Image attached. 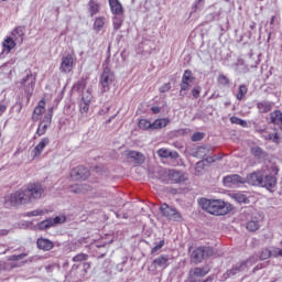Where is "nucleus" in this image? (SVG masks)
<instances>
[{"label": "nucleus", "mask_w": 282, "mask_h": 282, "mask_svg": "<svg viewBox=\"0 0 282 282\" xmlns=\"http://www.w3.org/2000/svg\"><path fill=\"white\" fill-rule=\"evenodd\" d=\"M43 197H45V187L40 182H33L12 193L8 202L11 206H22L39 202Z\"/></svg>", "instance_id": "obj_1"}, {"label": "nucleus", "mask_w": 282, "mask_h": 282, "mask_svg": "<svg viewBox=\"0 0 282 282\" xmlns=\"http://www.w3.org/2000/svg\"><path fill=\"white\" fill-rule=\"evenodd\" d=\"M198 204L203 210L209 213V215H228L232 210V205L221 200V199H207L200 198Z\"/></svg>", "instance_id": "obj_2"}, {"label": "nucleus", "mask_w": 282, "mask_h": 282, "mask_svg": "<svg viewBox=\"0 0 282 282\" xmlns=\"http://www.w3.org/2000/svg\"><path fill=\"white\" fill-rule=\"evenodd\" d=\"M276 175H279V166L276 163L268 164L267 172L262 173L260 186H262V188H267V191H270V188H275Z\"/></svg>", "instance_id": "obj_3"}, {"label": "nucleus", "mask_w": 282, "mask_h": 282, "mask_svg": "<svg viewBox=\"0 0 282 282\" xmlns=\"http://www.w3.org/2000/svg\"><path fill=\"white\" fill-rule=\"evenodd\" d=\"M159 175H161V182L165 184H184L188 177H186V173L180 170H160Z\"/></svg>", "instance_id": "obj_4"}, {"label": "nucleus", "mask_w": 282, "mask_h": 282, "mask_svg": "<svg viewBox=\"0 0 282 282\" xmlns=\"http://www.w3.org/2000/svg\"><path fill=\"white\" fill-rule=\"evenodd\" d=\"M21 89L26 94L28 98H31L32 94H34V87H36V73H32V70H25L22 78L18 82Z\"/></svg>", "instance_id": "obj_5"}, {"label": "nucleus", "mask_w": 282, "mask_h": 282, "mask_svg": "<svg viewBox=\"0 0 282 282\" xmlns=\"http://www.w3.org/2000/svg\"><path fill=\"white\" fill-rule=\"evenodd\" d=\"M257 261V257L251 256L247 260L241 261L240 263L234 265L231 269L227 270V272L224 274V278L230 279L231 276L239 274V272H246V270H248V268H252Z\"/></svg>", "instance_id": "obj_6"}, {"label": "nucleus", "mask_w": 282, "mask_h": 282, "mask_svg": "<svg viewBox=\"0 0 282 282\" xmlns=\"http://www.w3.org/2000/svg\"><path fill=\"white\" fill-rule=\"evenodd\" d=\"M215 254V250L212 247H198L196 248L192 254V262L197 265V263H202V261L208 257H213Z\"/></svg>", "instance_id": "obj_7"}, {"label": "nucleus", "mask_w": 282, "mask_h": 282, "mask_svg": "<svg viewBox=\"0 0 282 282\" xmlns=\"http://www.w3.org/2000/svg\"><path fill=\"white\" fill-rule=\"evenodd\" d=\"M113 80H116V75L111 72V68H109V66L104 67L99 80L102 94H106V91H109V89H111Z\"/></svg>", "instance_id": "obj_8"}, {"label": "nucleus", "mask_w": 282, "mask_h": 282, "mask_svg": "<svg viewBox=\"0 0 282 282\" xmlns=\"http://www.w3.org/2000/svg\"><path fill=\"white\" fill-rule=\"evenodd\" d=\"M160 212L162 213L163 217L170 219V221H183L184 218L182 217V213L176 208L169 206V204L164 203L160 207Z\"/></svg>", "instance_id": "obj_9"}, {"label": "nucleus", "mask_w": 282, "mask_h": 282, "mask_svg": "<svg viewBox=\"0 0 282 282\" xmlns=\"http://www.w3.org/2000/svg\"><path fill=\"white\" fill-rule=\"evenodd\" d=\"M67 221V216H56L55 218H47L37 224L40 230H50V228H54V226H58V224H65Z\"/></svg>", "instance_id": "obj_10"}, {"label": "nucleus", "mask_w": 282, "mask_h": 282, "mask_svg": "<svg viewBox=\"0 0 282 282\" xmlns=\"http://www.w3.org/2000/svg\"><path fill=\"white\" fill-rule=\"evenodd\" d=\"M224 185L227 186V188H237L238 186H242V184H246V177H242L238 174H230L223 178Z\"/></svg>", "instance_id": "obj_11"}, {"label": "nucleus", "mask_w": 282, "mask_h": 282, "mask_svg": "<svg viewBox=\"0 0 282 282\" xmlns=\"http://www.w3.org/2000/svg\"><path fill=\"white\" fill-rule=\"evenodd\" d=\"M210 272V267L204 265L202 268L196 267L189 270L188 279L191 282H197L198 279L206 276Z\"/></svg>", "instance_id": "obj_12"}, {"label": "nucleus", "mask_w": 282, "mask_h": 282, "mask_svg": "<svg viewBox=\"0 0 282 282\" xmlns=\"http://www.w3.org/2000/svg\"><path fill=\"white\" fill-rule=\"evenodd\" d=\"M72 69H74V55L67 54L66 56L62 57L59 70L63 74H69Z\"/></svg>", "instance_id": "obj_13"}, {"label": "nucleus", "mask_w": 282, "mask_h": 282, "mask_svg": "<svg viewBox=\"0 0 282 282\" xmlns=\"http://www.w3.org/2000/svg\"><path fill=\"white\" fill-rule=\"evenodd\" d=\"M70 177L73 180L85 181L89 177V170L83 165H79L70 171Z\"/></svg>", "instance_id": "obj_14"}, {"label": "nucleus", "mask_w": 282, "mask_h": 282, "mask_svg": "<svg viewBox=\"0 0 282 282\" xmlns=\"http://www.w3.org/2000/svg\"><path fill=\"white\" fill-rule=\"evenodd\" d=\"M36 247L39 250H43V252H50L54 248V241L47 239V238H37L36 240Z\"/></svg>", "instance_id": "obj_15"}, {"label": "nucleus", "mask_w": 282, "mask_h": 282, "mask_svg": "<svg viewBox=\"0 0 282 282\" xmlns=\"http://www.w3.org/2000/svg\"><path fill=\"white\" fill-rule=\"evenodd\" d=\"M50 144V138H42L39 144L32 150L31 154L33 158H41V153L45 151V147Z\"/></svg>", "instance_id": "obj_16"}, {"label": "nucleus", "mask_w": 282, "mask_h": 282, "mask_svg": "<svg viewBox=\"0 0 282 282\" xmlns=\"http://www.w3.org/2000/svg\"><path fill=\"white\" fill-rule=\"evenodd\" d=\"M11 37L14 42L19 45L23 44V40L25 39V28L24 26H17L11 32Z\"/></svg>", "instance_id": "obj_17"}, {"label": "nucleus", "mask_w": 282, "mask_h": 282, "mask_svg": "<svg viewBox=\"0 0 282 282\" xmlns=\"http://www.w3.org/2000/svg\"><path fill=\"white\" fill-rule=\"evenodd\" d=\"M262 176L263 172H252L245 178L246 184H250L251 186H261Z\"/></svg>", "instance_id": "obj_18"}, {"label": "nucleus", "mask_w": 282, "mask_h": 282, "mask_svg": "<svg viewBox=\"0 0 282 282\" xmlns=\"http://www.w3.org/2000/svg\"><path fill=\"white\" fill-rule=\"evenodd\" d=\"M108 3L113 15H124V8L120 0H108Z\"/></svg>", "instance_id": "obj_19"}, {"label": "nucleus", "mask_w": 282, "mask_h": 282, "mask_svg": "<svg viewBox=\"0 0 282 282\" xmlns=\"http://www.w3.org/2000/svg\"><path fill=\"white\" fill-rule=\"evenodd\" d=\"M87 94V97H83L79 102V111L82 116H87V113H89V107L91 105V94Z\"/></svg>", "instance_id": "obj_20"}, {"label": "nucleus", "mask_w": 282, "mask_h": 282, "mask_svg": "<svg viewBox=\"0 0 282 282\" xmlns=\"http://www.w3.org/2000/svg\"><path fill=\"white\" fill-rule=\"evenodd\" d=\"M213 150L208 145H202L196 148V150L192 153L193 158H198V160H203L207 155H210Z\"/></svg>", "instance_id": "obj_21"}, {"label": "nucleus", "mask_w": 282, "mask_h": 282, "mask_svg": "<svg viewBox=\"0 0 282 282\" xmlns=\"http://www.w3.org/2000/svg\"><path fill=\"white\" fill-rule=\"evenodd\" d=\"M17 44L18 43L14 41V39H12L11 36H7L2 42V52H4V54H10L12 50L17 47Z\"/></svg>", "instance_id": "obj_22"}, {"label": "nucleus", "mask_w": 282, "mask_h": 282, "mask_svg": "<svg viewBox=\"0 0 282 282\" xmlns=\"http://www.w3.org/2000/svg\"><path fill=\"white\" fill-rule=\"evenodd\" d=\"M128 158L130 160H133L134 164H144V161L147 160L144 154H142V152H138V151H129Z\"/></svg>", "instance_id": "obj_23"}, {"label": "nucleus", "mask_w": 282, "mask_h": 282, "mask_svg": "<svg viewBox=\"0 0 282 282\" xmlns=\"http://www.w3.org/2000/svg\"><path fill=\"white\" fill-rule=\"evenodd\" d=\"M169 259H170L169 256L162 254L159 258L153 260L152 265H154V268L166 269L169 268Z\"/></svg>", "instance_id": "obj_24"}, {"label": "nucleus", "mask_w": 282, "mask_h": 282, "mask_svg": "<svg viewBox=\"0 0 282 282\" xmlns=\"http://www.w3.org/2000/svg\"><path fill=\"white\" fill-rule=\"evenodd\" d=\"M257 109L260 113H268L272 111V102L270 101H259L257 104Z\"/></svg>", "instance_id": "obj_25"}, {"label": "nucleus", "mask_w": 282, "mask_h": 282, "mask_svg": "<svg viewBox=\"0 0 282 282\" xmlns=\"http://www.w3.org/2000/svg\"><path fill=\"white\" fill-rule=\"evenodd\" d=\"M171 122L169 118H163V119H156L152 122V131H155L158 129H164Z\"/></svg>", "instance_id": "obj_26"}, {"label": "nucleus", "mask_w": 282, "mask_h": 282, "mask_svg": "<svg viewBox=\"0 0 282 282\" xmlns=\"http://www.w3.org/2000/svg\"><path fill=\"white\" fill-rule=\"evenodd\" d=\"M88 12L90 17H96L100 12V4L96 0H89L88 2Z\"/></svg>", "instance_id": "obj_27"}, {"label": "nucleus", "mask_w": 282, "mask_h": 282, "mask_svg": "<svg viewBox=\"0 0 282 282\" xmlns=\"http://www.w3.org/2000/svg\"><path fill=\"white\" fill-rule=\"evenodd\" d=\"M270 122L271 124H282V111L275 110L271 112L270 115Z\"/></svg>", "instance_id": "obj_28"}, {"label": "nucleus", "mask_w": 282, "mask_h": 282, "mask_svg": "<svg viewBox=\"0 0 282 282\" xmlns=\"http://www.w3.org/2000/svg\"><path fill=\"white\" fill-rule=\"evenodd\" d=\"M122 23H124V15H113L112 18V26L113 32H118L122 28Z\"/></svg>", "instance_id": "obj_29"}, {"label": "nucleus", "mask_w": 282, "mask_h": 282, "mask_svg": "<svg viewBox=\"0 0 282 282\" xmlns=\"http://www.w3.org/2000/svg\"><path fill=\"white\" fill-rule=\"evenodd\" d=\"M247 94H248V86H246V84L240 85L238 87V93L236 95L237 100L239 101L243 100Z\"/></svg>", "instance_id": "obj_30"}, {"label": "nucleus", "mask_w": 282, "mask_h": 282, "mask_svg": "<svg viewBox=\"0 0 282 282\" xmlns=\"http://www.w3.org/2000/svg\"><path fill=\"white\" fill-rule=\"evenodd\" d=\"M229 120H230L231 124H238L239 127H242L243 129H246L248 127V121H246L237 116L230 117Z\"/></svg>", "instance_id": "obj_31"}, {"label": "nucleus", "mask_w": 282, "mask_h": 282, "mask_svg": "<svg viewBox=\"0 0 282 282\" xmlns=\"http://www.w3.org/2000/svg\"><path fill=\"white\" fill-rule=\"evenodd\" d=\"M217 83L220 87H230V78L224 74L218 75Z\"/></svg>", "instance_id": "obj_32"}, {"label": "nucleus", "mask_w": 282, "mask_h": 282, "mask_svg": "<svg viewBox=\"0 0 282 282\" xmlns=\"http://www.w3.org/2000/svg\"><path fill=\"white\" fill-rule=\"evenodd\" d=\"M139 129H143L144 131H153V123L147 119H141L139 121Z\"/></svg>", "instance_id": "obj_33"}, {"label": "nucleus", "mask_w": 282, "mask_h": 282, "mask_svg": "<svg viewBox=\"0 0 282 282\" xmlns=\"http://www.w3.org/2000/svg\"><path fill=\"white\" fill-rule=\"evenodd\" d=\"M102 28H105V17L96 18L94 22V30H96V32H100Z\"/></svg>", "instance_id": "obj_34"}, {"label": "nucleus", "mask_w": 282, "mask_h": 282, "mask_svg": "<svg viewBox=\"0 0 282 282\" xmlns=\"http://www.w3.org/2000/svg\"><path fill=\"white\" fill-rule=\"evenodd\" d=\"M54 116V109L51 108L47 112V115L43 118V120L40 122L42 124H46L48 127L52 126V117Z\"/></svg>", "instance_id": "obj_35"}, {"label": "nucleus", "mask_w": 282, "mask_h": 282, "mask_svg": "<svg viewBox=\"0 0 282 282\" xmlns=\"http://www.w3.org/2000/svg\"><path fill=\"white\" fill-rule=\"evenodd\" d=\"M47 129H50V126L40 122L35 135L39 138H41V135H45V133H47Z\"/></svg>", "instance_id": "obj_36"}, {"label": "nucleus", "mask_w": 282, "mask_h": 282, "mask_svg": "<svg viewBox=\"0 0 282 282\" xmlns=\"http://www.w3.org/2000/svg\"><path fill=\"white\" fill-rule=\"evenodd\" d=\"M188 87H191V82H186L184 79L181 80V90H180V96L182 98H184V96H186V93L184 91H188Z\"/></svg>", "instance_id": "obj_37"}, {"label": "nucleus", "mask_w": 282, "mask_h": 282, "mask_svg": "<svg viewBox=\"0 0 282 282\" xmlns=\"http://www.w3.org/2000/svg\"><path fill=\"white\" fill-rule=\"evenodd\" d=\"M264 140H271V142H274V144L281 143V138L279 137V132L269 133L267 137H264Z\"/></svg>", "instance_id": "obj_38"}, {"label": "nucleus", "mask_w": 282, "mask_h": 282, "mask_svg": "<svg viewBox=\"0 0 282 282\" xmlns=\"http://www.w3.org/2000/svg\"><path fill=\"white\" fill-rule=\"evenodd\" d=\"M247 230H249L250 232H256V230H259V221L258 220L248 221Z\"/></svg>", "instance_id": "obj_39"}, {"label": "nucleus", "mask_w": 282, "mask_h": 282, "mask_svg": "<svg viewBox=\"0 0 282 282\" xmlns=\"http://www.w3.org/2000/svg\"><path fill=\"white\" fill-rule=\"evenodd\" d=\"M182 80L193 83L195 80V77H193V72L191 69H186L182 76Z\"/></svg>", "instance_id": "obj_40"}, {"label": "nucleus", "mask_w": 282, "mask_h": 282, "mask_svg": "<svg viewBox=\"0 0 282 282\" xmlns=\"http://www.w3.org/2000/svg\"><path fill=\"white\" fill-rule=\"evenodd\" d=\"M251 153L254 158H263V155H265V152L260 147L251 148Z\"/></svg>", "instance_id": "obj_41"}, {"label": "nucleus", "mask_w": 282, "mask_h": 282, "mask_svg": "<svg viewBox=\"0 0 282 282\" xmlns=\"http://www.w3.org/2000/svg\"><path fill=\"white\" fill-rule=\"evenodd\" d=\"M25 257H28V253L13 254L7 257V261H21V259H25Z\"/></svg>", "instance_id": "obj_42"}, {"label": "nucleus", "mask_w": 282, "mask_h": 282, "mask_svg": "<svg viewBox=\"0 0 282 282\" xmlns=\"http://www.w3.org/2000/svg\"><path fill=\"white\" fill-rule=\"evenodd\" d=\"M270 257H272V251H270V249H262L260 252V260L265 261V259H270Z\"/></svg>", "instance_id": "obj_43"}, {"label": "nucleus", "mask_w": 282, "mask_h": 282, "mask_svg": "<svg viewBox=\"0 0 282 282\" xmlns=\"http://www.w3.org/2000/svg\"><path fill=\"white\" fill-rule=\"evenodd\" d=\"M88 259L89 256L87 253H78L75 257H73L74 262L87 261Z\"/></svg>", "instance_id": "obj_44"}, {"label": "nucleus", "mask_w": 282, "mask_h": 282, "mask_svg": "<svg viewBox=\"0 0 282 282\" xmlns=\"http://www.w3.org/2000/svg\"><path fill=\"white\" fill-rule=\"evenodd\" d=\"M86 86L87 83L84 79H82L75 84L74 89H76L77 91H83Z\"/></svg>", "instance_id": "obj_45"}, {"label": "nucleus", "mask_w": 282, "mask_h": 282, "mask_svg": "<svg viewBox=\"0 0 282 282\" xmlns=\"http://www.w3.org/2000/svg\"><path fill=\"white\" fill-rule=\"evenodd\" d=\"M191 140L192 142H200V140H204V132H195Z\"/></svg>", "instance_id": "obj_46"}, {"label": "nucleus", "mask_w": 282, "mask_h": 282, "mask_svg": "<svg viewBox=\"0 0 282 282\" xmlns=\"http://www.w3.org/2000/svg\"><path fill=\"white\" fill-rule=\"evenodd\" d=\"M197 10H204V0H197L193 6V12H197Z\"/></svg>", "instance_id": "obj_47"}, {"label": "nucleus", "mask_w": 282, "mask_h": 282, "mask_svg": "<svg viewBox=\"0 0 282 282\" xmlns=\"http://www.w3.org/2000/svg\"><path fill=\"white\" fill-rule=\"evenodd\" d=\"M41 215H45V212H43V209H35L28 213V217H39Z\"/></svg>", "instance_id": "obj_48"}, {"label": "nucleus", "mask_w": 282, "mask_h": 282, "mask_svg": "<svg viewBox=\"0 0 282 282\" xmlns=\"http://www.w3.org/2000/svg\"><path fill=\"white\" fill-rule=\"evenodd\" d=\"M165 241L161 240L158 245H155L152 250L151 253L155 254V252H158V250H162V248H164Z\"/></svg>", "instance_id": "obj_49"}, {"label": "nucleus", "mask_w": 282, "mask_h": 282, "mask_svg": "<svg viewBox=\"0 0 282 282\" xmlns=\"http://www.w3.org/2000/svg\"><path fill=\"white\" fill-rule=\"evenodd\" d=\"M202 94V87L200 86H195L192 89V96L193 98H199V95Z\"/></svg>", "instance_id": "obj_50"}, {"label": "nucleus", "mask_w": 282, "mask_h": 282, "mask_svg": "<svg viewBox=\"0 0 282 282\" xmlns=\"http://www.w3.org/2000/svg\"><path fill=\"white\" fill-rule=\"evenodd\" d=\"M234 198L238 204H243L246 202V196L243 194H235Z\"/></svg>", "instance_id": "obj_51"}, {"label": "nucleus", "mask_w": 282, "mask_h": 282, "mask_svg": "<svg viewBox=\"0 0 282 282\" xmlns=\"http://www.w3.org/2000/svg\"><path fill=\"white\" fill-rule=\"evenodd\" d=\"M170 90H171V83H166L159 88V91L161 94H166V91H170Z\"/></svg>", "instance_id": "obj_52"}, {"label": "nucleus", "mask_w": 282, "mask_h": 282, "mask_svg": "<svg viewBox=\"0 0 282 282\" xmlns=\"http://www.w3.org/2000/svg\"><path fill=\"white\" fill-rule=\"evenodd\" d=\"M170 150L166 149H160L158 150L159 158H169Z\"/></svg>", "instance_id": "obj_53"}, {"label": "nucleus", "mask_w": 282, "mask_h": 282, "mask_svg": "<svg viewBox=\"0 0 282 282\" xmlns=\"http://www.w3.org/2000/svg\"><path fill=\"white\" fill-rule=\"evenodd\" d=\"M206 19L207 21H217V19H219V13H209Z\"/></svg>", "instance_id": "obj_54"}, {"label": "nucleus", "mask_w": 282, "mask_h": 282, "mask_svg": "<svg viewBox=\"0 0 282 282\" xmlns=\"http://www.w3.org/2000/svg\"><path fill=\"white\" fill-rule=\"evenodd\" d=\"M127 261H128V258L124 257L122 262L117 265V269L119 270V272H122L124 270V265H127Z\"/></svg>", "instance_id": "obj_55"}, {"label": "nucleus", "mask_w": 282, "mask_h": 282, "mask_svg": "<svg viewBox=\"0 0 282 282\" xmlns=\"http://www.w3.org/2000/svg\"><path fill=\"white\" fill-rule=\"evenodd\" d=\"M217 160H219V158H217V156H207V158L205 159V162H206L207 164H213V163L217 162Z\"/></svg>", "instance_id": "obj_56"}, {"label": "nucleus", "mask_w": 282, "mask_h": 282, "mask_svg": "<svg viewBox=\"0 0 282 282\" xmlns=\"http://www.w3.org/2000/svg\"><path fill=\"white\" fill-rule=\"evenodd\" d=\"M169 158H171V160H177V158H180V153H177V151L170 150Z\"/></svg>", "instance_id": "obj_57"}, {"label": "nucleus", "mask_w": 282, "mask_h": 282, "mask_svg": "<svg viewBox=\"0 0 282 282\" xmlns=\"http://www.w3.org/2000/svg\"><path fill=\"white\" fill-rule=\"evenodd\" d=\"M43 111H45V108H44L43 106L36 107V108L34 109V113H35L36 116H41V113H43Z\"/></svg>", "instance_id": "obj_58"}, {"label": "nucleus", "mask_w": 282, "mask_h": 282, "mask_svg": "<svg viewBox=\"0 0 282 282\" xmlns=\"http://www.w3.org/2000/svg\"><path fill=\"white\" fill-rule=\"evenodd\" d=\"M6 111H8V106L6 104H0V118Z\"/></svg>", "instance_id": "obj_59"}, {"label": "nucleus", "mask_w": 282, "mask_h": 282, "mask_svg": "<svg viewBox=\"0 0 282 282\" xmlns=\"http://www.w3.org/2000/svg\"><path fill=\"white\" fill-rule=\"evenodd\" d=\"M204 166H206V161L205 159L203 161H198L196 163V169H204Z\"/></svg>", "instance_id": "obj_60"}, {"label": "nucleus", "mask_w": 282, "mask_h": 282, "mask_svg": "<svg viewBox=\"0 0 282 282\" xmlns=\"http://www.w3.org/2000/svg\"><path fill=\"white\" fill-rule=\"evenodd\" d=\"M273 257H282V249H279V248L274 249Z\"/></svg>", "instance_id": "obj_61"}, {"label": "nucleus", "mask_w": 282, "mask_h": 282, "mask_svg": "<svg viewBox=\"0 0 282 282\" xmlns=\"http://www.w3.org/2000/svg\"><path fill=\"white\" fill-rule=\"evenodd\" d=\"M90 268H91V264L89 262H85L83 264V269H84L85 274H87V270H89Z\"/></svg>", "instance_id": "obj_62"}, {"label": "nucleus", "mask_w": 282, "mask_h": 282, "mask_svg": "<svg viewBox=\"0 0 282 282\" xmlns=\"http://www.w3.org/2000/svg\"><path fill=\"white\" fill-rule=\"evenodd\" d=\"M70 193H80V187L78 185L70 186Z\"/></svg>", "instance_id": "obj_63"}, {"label": "nucleus", "mask_w": 282, "mask_h": 282, "mask_svg": "<svg viewBox=\"0 0 282 282\" xmlns=\"http://www.w3.org/2000/svg\"><path fill=\"white\" fill-rule=\"evenodd\" d=\"M151 111L153 113H160V111H162V109L160 107H158V106H154V107L151 108Z\"/></svg>", "instance_id": "obj_64"}]
</instances>
